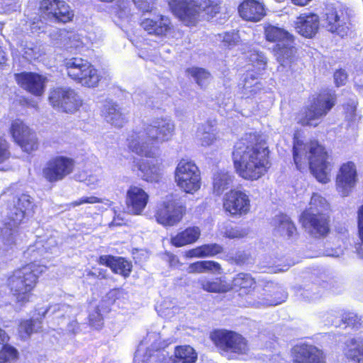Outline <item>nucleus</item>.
<instances>
[{
    "label": "nucleus",
    "instance_id": "c03bdc74",
    "mask_svg": "<svg viewBox=\"0 0 363 363\" xmlns=\"http://www.w3.org/2000/svg\"><path fill=\"white\" fill-rule=\"evenodd\" d=\"M74 308L70 307L68 305L62 304V305H54L50 306L43 313V316L45 314H48L50 315H55L56 318H60L65 316V314L70 317L72 315V311Z\"/></svg>",
    "mask_w": 363,
    "mask_h": 363
},
{
    "label": "nucleus",
    "instance_id": "4d7b16f0",
    "mask_svg": "<svg viewBox=\"0 0 363 363\" xmlns=\"http://www.w3.org/2000/svg\"><path fill=\"white\" fill-rule=\"evenodd\" d=\"M357 228H358V236L360 240V242L357 243L356 245L360 246L363 244V205H362L357 211ZM359 247H357V250H358Z\"/></svg>",
    "mask_w": 363,
    "mask_h": 363
},
{
    "label": "nucleus",
    "instance_id": "6e6d98bb",
    "mask_svg": "<svg viewBox=\"0 0 363 363\" xmlns=\"http://www.w3.org/2000/svg\"><path fill=\"white\" fill-rule=\"evenodd\" d=\"M323 290L315 284L311 285L308 289H305L301 294L304 298L309 300L317 298L322 293Z\"/></svg>",
    "mask_w": 363,
    "mask_h": 363
},
{
    "label": "nucleus",
    "instance_id": "c756f323",
    "mask_svg": "<svg viewBox=\"0 0 363 363\" xmlns=\"http://www.w3.org/2000/svg\"><path fill=\"white\" fill-rule=\"evenodd\" d=\"M201 235L199 227H189L171 238V242L176 247H182L195 242Z\"/></svg>",
    "mask_w": 363,
    "mask_h": 363
},
{
    "label": "nucleus",
    "instance_id": "0eeeda50",
    "mask_svg": "<svg viewBox=\"0 0 363 363\" xmlns=\"http://www.w3.org/2000/svg\"><path fill=\"white\" fill-rule=\"evenodd\" d=\"M211 339L220 350L223 356L228 359L247 354L249 347L247 340L241 335L225 330H216L211 334Z\"/></svg>",
    "mask_w": 363,
    "mask_h": 363
},
{
    "label": "nucleus",
    "instance_id": "f03ea898",
    "mask_svg": "<svg viewBox=\"0 0 363 363\" xmlns=\"http://www.w3.org/2000/svg\"><path fill=\"white\" fill-rule=\"evenodd\" d=\"M269 151L265 141L255 133L246 134L234 146L233 160L238 174L247 180H257L270 167Z\"/></svg>",
    "mask_w": 363,
    "mask_h": 363
},
{
    "label": "nucleus",
    "instance_id": "7c9ffc66",
    "mask_svg": "<svg viewBox=\"0 0 363 363\" xmlns=\"http://www.w3.org/2000/svg\"><path fill=\"white\" fill-rule=\"evenodd\" d=\"M262 85L257 79V73L254 74L248 71L243 79L241 87L242 97H253L262 89Z\"/></svg>",
    "mask_w": 363,
    "mask_h": 363
},
{
    "label": "nucleus",
    "instance_id": "de8ad7c7",
    "mask_svg": "<svg viewBox=\"0 0 363 363\" xmlns=\"http://www.w3.org/2000/svg\"><path fill=\"white\" fill-rule=\"evenodd\" d=\"M342 320L346 326L352 327L356 329L359 328L362 324L361 318L352 312L344 313Z\"/></svg>",
    "mask_w": 363,
    "mask_h": 363
},
{
    "label": "nucleus",
    "instance_id": "c9c22d12",
    "mask_svg": "<svg viewBox=\"0 0 363 363\" xmlns=\"http://www.w3.org/2000/svg\"><path fill=\"white\" fill-rule=\"evenodd\" d=\"M255 284V279L249 274L240 273L234 277L232 281L233 288L237 291H242L247 294L250 289Z\"/></svg>",
    "mask_w": 363,
    "mask_h": 363
},
{
    "label": "nucleus",
    "instance_id": "ea45409f",
    "mask_svg": "<svg viewBox=\"0 0 363 363\" xmlns=\"http://www.w3.org/2000/svg\"><path fill=\"white\" fill-rule=\"evenodd\" d=\"M220 269V264L213 261H201L191 264L188 267L189 273H203L208 271L216 272Z\"/></svg>",
    "mask_w": 363,
    "mask_h": 363
},
{
    "label": "nucleus",
    "instance_id": "423d86ee",
    "mask_svg": "<svg viewBox=\"0 0 363 363\" xmlns=\"http://www.w3.org/2000/svg\"><path fill=\"white\" fill-rule=\"evenodd\" d=\"M264 30L266 40L276 43L274 53L280 65L282 67L290 66L296 53L293 35L284 28L270 23H264Z\"/></svg>",
    "mask_w": 363,
    "mask_h": 363
},
{
    "label": "nucleus",
    "instance_id": "37998d69",
    "mask_svg": "<svg viewBox=\"0 0 363 363\" xmlns=\"http://www.w3.org/2000/svg\"><path fill=\"white\" fill-rule=\"evenodd\" d=\"M41 328V323L36 320L22 321L18 328V332L23 339L28 338L33 333L38 332Z\"/></svg>",
    "mask_w": 363,
    "mask_h": 363
},
{
    "label": "nucleus",
    "instance_id": "473e14b6",
    "mask_svg": "<svg viewBox=\"0 0 363 363\" xmlns=\"http://www.w3.org/2000/svg\"><path fill=\"white\" fill-rule=\"evenodd\" d=\"M233 181V177L228 172L220 170L214 174L213 176V191L217 195H220L227 189Z\"/></svg>",
    "mask_w": 363,
    "mask_h": 363
},
{
    "label": "nucleus",
    "instance_id": "bf43d9fd",
    "mask_svg": "<svg viewBox=\"0 0 363 363\" xmlns=\"http://www.w3.org/2000/svg\"><path fill=\"white\" fill-rule=\"evenodd\" d=\"M135 5L143 12L151 11L154 6V0H133Z\"/></svg>",
    "mask_w": 363,
    "mask_h": 363
},
{
    "label": "nucleus",
    "instance_id": "6e6552de",
    "mask_svg": "<svg viewBox=\"0 0 363 363\" xmlns=\"http://www.w3.org/2000/svg\"><path fill=\"white\" fill-rule=\"evenodd\" d=\"M335 104V96L330 92L320 93L313 98L299 119L303 125L317 126Z\"/></svg>",
    "mask_w": 363,
    "mask_h": 363
},
{
    "label": "nucleus",
    "instance_id": "4c0bfd02",
    "mask_svg": "<svg viewBox=\"0 0 363 363\" xmlns=\"http://www.w3.org/2000/svg\"><path fill=\"white\" fill-rule=\"evenodd\" d=\"M101 76L98 70L91 64L89 69L86 70L77 83L87 87H95L98 85Z\"/></svg>",
    "mask_w": 363,
    "mask_h": 363
},
{
    "label": "nucleus",
    "instance_id": "cd10ccee",
    "mask_svg": "<svg viewBox=\"0 0 363 363\" xmlns=\"http://www.w3.org/2000/svg\"><path fill=\"white\" fill-rule=\"evenodd\" d=\"M274 225L275 233L280 236L293 239L297 235L295 225L286 215L277 216L274 219Z\"/></svg>",
    "mask_w": 363,
    "mask_h": 363
},
{
    "label": "nucleus",
    "instance_id": "412c9836",
    "mask_svg": "<svg viewBox=\"0 0 363 363\" xmlns=\"http://www.w3.org/2000/svg\"><path fill=\"white\" fill-rule=\"evenodd\" d=\"M149 196L141 187L132 185L126 193L127 211L133 215H139L145 209Z\"/></svg>",
    "mask_w": 363,
    "mask_h": 363
},
{
    "label": "nucleus",
    "instance_id": "ddd939ff",
    "mask_svg": "<svg viewBox=\"0 0 363 363\" xmlns=\"http://www.w3.org/2000/svg\"><path fill=\"white\" fill-rule=\"evenodd\" d=\"M185 207L172 199L163 201L155 213L157 221L164 226H173L179 223L185 214Z\"/></svg>",
    "mask_w": 363,
    "mask_h": 363
},
{
    "label": "nucleus",
    "instance_id": "f704fd0d",
    "mask_svg": "<svg viewBox=\"0 0 363 363\" xmlns=\"http://www.w3.org/2000/svg\"><path fill=\"white\" fill-rule=\"evenodd\" d=\"M196 137L202 146H209L216 139L215 129L209 123L202 124L198 128Z\"/></svg>",
    "mask_w": 363,
    "mask_h": 363
},
{
    "label": "nucleus",
    "instance_id": "a19ab883",
    "mask_svg": "<svg viewBox=\"0 0 363 363\" xmlns=\"http://www.w3.org/2000/svg\"><path fill=\"white\" fill-rule=\"evenodd\" d=\"M60 36L61 37V40L63 41L64 46L66 48L78 49L83 45V42L79 35L77 33L62 30L60 31Z\"/></svg>",
    "mask_w": 363,
    "mask_h": 363
},
{
    "label": "nucleus",
    "instance_id": "6ab92c4d",
    "mask_svg": "<svg viewBox=\"0 0 363 363\" xmlns=\"http://www.w3.org/2000/svg\"><path fill=\"white\" fill-rule=\"evenodd\" d=\"M223 207L232 215L246 214L250 211L248 196L241 191H230L225 195Z\"/></svg>",
    "mask_w": 363,
    "mask_h": 363
},
{
    "label": "nucleus",
    "instance_id": "9b49d317",
    "mask_svg": "<svg viewBox=\"0 0 363 363\" xmlns=\"http://www.w3.org/2000/svg\"><path fill=\"white\" fill-rule=\"evenodd\" d=\"M49 101L54 108L66 113L75 112L82 104L79 96L69 88L53 89L50 94Z\"/></svg>",
    "mask_w": 363,
    "mask_h": 363
},
{
    "label": "nucleus",
    "instance_id": "a211bd4d",
    "mask_svg": "<svg viewBox=\"0 0 363 363\" xmlns=\"http://www.w3.org/2000/svg\"><path fill=\"white\" fill-rule=\"evenodd\" d=\"M291 356L294 363H326L323 351L312 345L295 346L292 349Z\"/></svg>",
    "mask_w": 363,
    "mask_h": 363
},
{
    "label": "nucleus",
    "instance_id": "864d4df0",
    "mask_svg": "<svg viewBox=\"0 0 363 363\" xmlns=\"http://www.w3.org/2000/svg\"><path fill=\"white\" fill-rule=\"evenodd\" d=\"M203 257L213 256L223 251V247L218 244H208L201 246Z\"/></svg>",
    "mask_w": 363,
    "mask_h": 363
},
{
    "label": "nucleus",
    "instance_id": "e2e57ef3",
    "mask_svg": "<svg viewBox=\"0 0 363 363\" xmlns=\"http://www.w3.org/2000/svg\"><path fill=\"white\" fill-rule=\"evenodd\" d=\"M43 247L50 253H55L58 251L57 242L53 238H50L43 245Z\"/></svg>",
    "mask_w": 363,
    "mask_h": 363
},
{
    "label": "nucleus",
    "instance_id": "b1692460",
    "mask_svg": "<svg viewBox=\"0 0 363 363\" xmlns=\"http://www.w3.org/2000/svg\"><path fill=\"white\" fill-rule=\"evenodd\" d=\"M324 26L331 33H335L340 36L347 34V27L345 26L342 13L340 15L337 11L333 8L326 9L323 16Z\"/></svg>",
    "mask_w": 363,
    "mask_h": 363
},
{
    "label": "nucleus",
    "instance_id": "393cba45",
    "mask_svg": "<svg viewBox=\"0 0 363 363\" xmlns=\"http://www.w3.org/2000/svg\"><path fill=\"white\" fill-rule=\"evenodd\" d=\"M319 28V18L316 14H301L295 22L297 32L306 38H312Z\"/></svg>",
    "mask_w": 363,
    "mask_h": 363
},
{
    "label": "nucleus",
    "instance_id": "8fccbe9b",
    "mask_svg": "<svg viewBox=\"0 0 363 363\" xmlns=\"http://www.w3.org/2000/svg\"><path fill=\"white\" fill-rule=\"evenodd\" d=\"M104 203L105 205L111 206L112 202L108 199H105L104 201L96 196L83 197L77 201H75L71 203L72 206H77L84 203Z\"/></svg>",
    "mask_w": 363,
    "mask_h": 363
},
{
    "label": "nucleus",
    "instance_id": "49530a36",
    "mask_svg": "<svg viewBox=\"0 0 363 363\" xmlns=\"http://www.w3.org/2000/svg\"><path fill=\"white\" fill-rule=\"evenodd\" d=\"M250 229L246 227H230L227 228L224 232V235L230 239L242 238L248 235Z\"/></svg>",
    "mask_w": 363,
    "mask_h": 363
},
{
    "label": "nucleus",
    "instance_id": "338daca9",
    "mask_svg": "<svg viewBox=\"0 0 363 363\" xmlns=\"http://www.w3.org/2000/svg\"><path fill=\"white\" fill-rule=\"evenodd\" d=\"M9 340V336L7 335V334L5 333L4 330L0 329V344L1 345H4V346L2 347V348H4V347L5 346H8L7 345H4ZM3 349H1L2 350Z\"/></svg>",
    "mask_w": 363,
    "mask_h": 363
},
{
    "label": "nucleus",
    "instance_id": "0e129e2a",
    "mask_svg": "<svg viewBox=\"0 0 363 363\" xmlns=\"http://www.w3.org/2000/svg\"><path fill=\"white\" fill-rule=\"evenodd\" d=\"M100 183L99 178L96 175H89L85 179V184L87 186H89L91 189H96Z\"/></svg>",
    "mask_w": 363,
    "mask_h": 363
},
{
    "label": "nucleus",
    "instance_id": "13d9d810",
    "mask_svg": "<svg viewBox=\"0 0 363 363\" xmlns=\"http://www.w3.org/2000/svg\"><path fill=\"white\" fill-rule=\"evenodd\" d=\"M21 0H0V4L5 12L16 11L20 7Z\"/></svg>",
    "mask_w": 363,
    "mask_h": 363
},
{
    "label": "nucleus",
    "instance_id": "774afa93",
    "mask_svg": "<svg viewBox=\"0 0 363 363\" xmlns=\"http://www.w3.org/2000/svg\"><path fill=\"white\" fill-rule=\"evenodd\" d=\"M77 328L78 325L76 320L71 321L70 323L68 325V330L73 333H76Z\"/></svg>",
    "mask_w": 363,
    "mask_h": 363
},
{
    "label": "nucleus",
    "instance_id": "052dcab7",
    "mask_svg": "<svg viewBox=\"0 0 363 363\" xmlns=\"http://www.w3.org/2000/svg\"><path fill=\"white\" fill-rule=\"evenodd\" d=\"M10 157L7 142L0 137V163L4 162Z\"/></svg>",
    "mask_w": 363,
    "mask_h": 363
},
{
    "label": "nucleus",
    "instance_id": "680f3d73",
    "mask_svg": "<svg viewBox=\"0 0 363 363\" xmlns=\"http://www.w3.org/2000/svg\"><path fill=\"white\" fill-rule=\"evenodd\" d=\"M347 74L343 69H339L334 74V79L337 86L344 85L347 81Z\"/></svg>",
    "mask_w": 363,
    "mask_h": 363
},
{
    "label": "nucleus",
    "instance_id": "a878e982",
    "mask_svg": "<svg viewBox=\"0 0 363 363\" xmlns=\"http://www.w3.org/2000/svg\"><path fill=\"white\" fill-rule=\"evenodd\" d=\"M99 264L106 265L111 269L115 274H118L124 278L130 276L132 271V263L121 257L111 255H101L99 260Z\"/></svg>",
    "mask_w": 363,
    "mask_h": 363
},
{
    "label": "nucleus",
    "instance_id": "69168bd1",
    "mask_svg": "<svg viewBox=\"0 0 363 363\" xmlns=\"http://www.w3.org/2000/svg\"><path fill=\"white\" fill-rule=\"evenodd\" d=\"M187 256L189 257H203V252L201 251V247H199L187 252Z\"/></svg>",
    "mask_w": 363,
    "mask_h": 363
},
{
    "label": "nucleus",
    "instance_id": "79ce46f5",
    "mask_svg": "<svg viewBox=\"0 0 363 363\" xmlns=\"http://www.w3.org/2000/svg\"><path fill=\"white\" fill-rule=\"evenodd\" d=\"M189 75L192 77L199 86H206L211 79V74L203 68L191 67L186 69Z\"/></svg>",
    "mask_w": 363,
    "mask_h": 363
},
{
    "label": "nucleus",
    "instance_id": "dca6fc26",
    "mask_svg": "<svg viewBox=\"0 0 363 363\" xmlns=\"http://www.w3.org/2000/svg\"><path fill=\"white\" fill-rule=\"evenodd\" d=\"M357 182L356 165L353 162L342 164L336 177V189L343 197L347 196L354 189Z\"/></svg>",
    "mask_w": 363,
    "mask_h": 363
},
{
    "label": "nucleus",
    "instance_id": "e433bc0d",
    "mask_svg": "<svg viewBox=\"0 0 363 363\" xmlns=\"http://www.w3.org/2000/svg\"><path fill=\"white\" fill-rule=\"evenodd\" d=\"M328 209V203L325 199L318 194H313L309 203V207L305 211H309L313 215L325 213Z\"/></svg>",
    "mask_w": 363,
    "mask_h": 363
},
{
    "label": "nucleus",
    "instance_id": "c85d7f7f",
    "mask_svg": "<svg viewBox=\"0 0 363 363\" xmlns=\"http://www.w3.org/2000/svg\"><path fill=\"white\" fill-rule=\"evenodd\" d=\"M90 65L91 63L86 60L80 57H73L66 62L65 66L68 76L77 82L86 70L89 69Z\"/></svg>",
    "mask_w": 363,
    "mask_h": 363
},
{
    "label": "nucleus",
    "instance_id": "5fc2aeb1",
    "mask_svg": "<svg viewBox=\"0 0 363 363\" xmlns=\"http://www.w3.org/2000/svg\"><path fill=\"white\" fill-rule=\"evenodd\" d=\"M356 105V101L354 99H350V101L344 106L346 118L350 121H357Z\"/></svg>",
    "mask_w": 363,
    "mask_h": 363
},
{
    "label": "nucleus",
    "instance_id": "a18cd8bd",
    "mask_svg": "<svg viewBox=\"0 0 363 363\" xmlns=\"http://www.w3.org/2000/svg\"><path fill=\"white\" fill-rule=\"evenodd\" d=\"M249 61L257 72L264 70L267 65V58L262 52L252 51L249 55ZM257 72H256L257 74Z\"/></svg>",
    "mask_w": 363,
    "mask_h": 363
},
{
    "label": "nucleus",
    "instance_id": "5701e85b",
    "mask_svg": "<svg viewBox=\"0 0 363 363\" xmlns=\"http://www.w3.org/2000/svg\"><path fill=\"white\" fill-rule=\"evenodd\" d=\"M240 16L250 21H259L265 16V9L264 5L256 0H245L238 9Z\"/></svg>",
    "mask_w": 363,
    "mask_h": 363
},
{
    "label": "nucleus",
    "instance_id": "09e8293b",
    "mask_svg": "<svg viewBox=\"0 0 363 363\" xmlns=\"http://www.w3.org/2000/svg\"><path fill=\"white\" fill-rule=\"evenodd\" d=\"M223 43L225 46L231 48L235 46L240 41V36L237 31L233 30L219 35Z\"/></svg>",
    "mask_w": 363,
    "mask_h": 363
},
{
    "label": "nucleus",
    "instance_id": "9d476101",
    "mask_svg": "<svg viewBox=\"0 0 363 363\" xmlns=\"http://www.w3.org/2000/svg\"><path fill=\"white\" fill-rule=\"evenodd\" d=\"M39 11L42 18L52 22L67 23L74 17V11L63 0H42Z\"/></svg>",
    "mask_w": 363,
    "mask_h": 363
},
{
    "label": "nucleus",
    "instance_id": "bb28decb",
    "mask_svg": "<svg viewBox=\"0 0 363 363\" xmlns=\"http://www.w3.org/2000/svg\"><path fill=\"white\" fill-rule=\"evenodd\" d=\"M101 114L107 123L115 127L121 128L126 123L125 116L118 106L111 101L105 102Z\"/></svg>",
    "mask_w": 363,
    "mask_h": 363
},
{
    "label": "nucleus",
    "instance_id": "f8f14e48",
    "mask_svg": "<svg viewBox=\"0 0 363 363\" xmlns=\"http://www.w3.org/2000/svg\"><path fill=\"white\" fill-rule=\"evenodd\" d=\"M262 291L263 293H261L260 296L254 294V300H248L252 306L257 308L277 306L284 302L286 298V294L278 284L272 281H267ZM248 299L252 298L248 297Z\"/></svg>",
    "mask_w": 363,
    "mask_h": 363
},
{
    "label": "nucleus",
    "instance_id": "20e7f679",
    "mask_svg": "<svg viewBox=\"0 0 363 363\" xmlns=\"http://www.w3.org/2000/svg\"><path fill=\"white\" fill-rule=\"evenodd\" d=\"M169 4L173 13L187 26L213 18L220 11L216 0H171Z\"/></svg>",
    "mask_w": 363,
    "mask_h": 363
},
{
    "label": "nucleus",
    "instance_id": "7ed1b4c3",
    "mask_svg": "<svg viewBox=\"0 0 363 363\" xmlns=\"http://www.w3.org/2000/svg\"><path fill=\"white\" fill-rule=\"evenodd\" d=\"M293 156L298 169L309 166L314 177L321 183L330 181L333 168L332 158L325 148L316 141L304 143L297 140L294 144Z\"/></svg>",
    "mask_w": 363,
    "mask_h": 363
},
{
    "label": "nucleus",
    "instance_id": "f257e3e1",
    "mask_svg": "<svg viewBox=\"0 0 363 363\" xmlns=\"http://www.w3.org/2000/svg\"><path fill=\"white\" fill-rule=\"evenodd\" d=\"M175 125L167 117L153 118L144 125L142 130L133 131L127 139L128 147L138 155L153 158L142 160L138 164L140 176L147 182H157L162 175V166L155 159L158 152V145L169 140L174 135Z\"/></svg>",
    "mask_w": 363,
    "mask_h": 363
},
{
    "label": "nucleus",
    "instance_id": "603ef678",
    "mask_svg": "<svg viewBox=\"0 0 363 363\" xmlns=\"http://www.w3.org/2000/svg\"><path fill=\"white\" fill-rule=\"evenodd\" d=\"M89 323L96 329H100L103 325V316L98 307L89 314Z\"/></svg>",
    "mask_w": 363,
    "mask_h": 363
},
{
    "label": "nucleus",
    "instance_id": "3c124183",
    "mask_svg": "<svg viewBox=\"0 0 363 363\" xmlns=\"http://www.w3.org/2000/svg\"><path fill=\"white\" fill-rule=\"evenodd\" d=\"M151 351L140 346L137 350L134 357V361L136 363H147L151 357Z\"/></svg>",
    "mask_w": 363,
    "mask_h": 363
},
{
    "label": "nucleus",
    "instance_id": "aec40b11",
    "mask_svg": "<svg viewBox=\"0 0 363 363\" xmlns=\"http://www.w3.org/2000/svg\"><path fill=\"white\" fill-rule=\"evenodd\" d=\"M18 85L35 96H41L45 90L46 78L35 72H22L15 74Z\"/></svg>",
    "mask_w": 363,
    "mask_h": 363
},
{
    "label": "nucleus",
    "instance_id": "1a4fd4ad",
    "mask_svg": "<svg viewBox=\"0 0 363 363\" xmlns=\"http://www.w3.org/2000/svg\"><path fill=\"white\" fill-rule=\"evenodd\" d=\"M177 185L185 192L194 194L201 187V175L197 166L187 160H182L175 170Z\"/></svg>",
    "mask_w": 363,
    "mask_h": 363
},
{
    "label": "nucleus",
    "instance_id": "f3484780",
    "mask_svg": "<svg viewBox=\"0 0 363 363\" xmlns=\"http://www.w3.org/2000/svg\"><path fill=\"white\" fill-rule=\"evenodd\" d=\"M301 220L306 230L313 237L325 236L329 232L328 217L325 213L313 215L309 211H304Z\"/></svg>",
    "mask_w": 363,
    "mask_h": 363
},
{
    "label": "nucleus",
    "instance_id": "58836bf2",
    "mask_svg": "<svg viewBox=\"0 0 363 363\" xmlns=\"http://www.w3.org/2000/svg\"><path fill=\"white\" fill-rule=\"evenodd\" d=\"M198 283L202 289L208 292L220 293L225 291V286L219 278L201 277L198 280Z\"/></svg>",
    "mask_w": 363,
    "mask_h": 363
},
{
    "label": "nucleus",
    "instance_id": "4468645a",
    "mask_svg": "<svg viewBox=\"0 0 363 363\" xmlns=\"http://www.w3.org/2000/svg\"><path fill=\"white\" fill-rule=\"evenodd\" d=\"M74 168V161L68 157L57 156L50 160L43 169V177L50 182L64 179Z\"/></svg>",
    "mask_w": 363,
    "mask_h": 363
},
{
    "label": "nucleus",
    "instance_id": "2f4dec72",
    "mask_svg": "<svg viewBox=\"0 0 363 363\" xmlns=\"http://www.w3.org/2000/svg\"><path fill=\"white\" fill-rule=\"evenodd\" d=\"M197 359V353L189 345L177 346L174 349V357L170 363H195Z\"/></svg>",
    "mask_w": 363,
    "mask_h": 363
},
{
    "label": "nucleus",
    "instance_id": "4be33fe9",
    "mask_svg": "<svg viewBox=\"0 0 363 363\" xmlns=\"http://www.w3.org/2000/svg\"><path fill=\"white\" fill-rule=\"evenodd\" d=\"M140 25L148 34L160 37L165 36L172 28L170 19L164 15L145 18L142 21Z\"/></svg>",
    "mask_w": 363,
    "mask_h": 363
},
{
    "label": "nucleus",
    "instance_id": "39448f33",
    "mask_svg": "<svg viewBox=\"0 0 363 363\" xmlns=\"http://www.w3.org/2000/svg\"><path fill=\"white\" fill-rule=\"evenodd\" d=\"M45 269V266L31 262L13 272L8 279V286L17 302L24 303L29 301L39 275Z\"/></svg>",
    "mask_w": 363,
    "mask_h": 363
},
{
    "label": "nucleus",
    "instance_id": "2eb2a0df",
    "mask_svg": "<svg viewBox=\"0 0 363 363\" xmlns=\"http://www.w3.org/2000/svg\"><path fill=\"white\" fill-rule=\"evenodd\" d=\"M10 130L15 142L24 152L29 153L38 149V144L35 133L32 132L22 121H13Z\"/></svg>",
    "mask_w": 363,
    "mask_h": 363
},
{
    "label": "nucleus",
    "instance_id": "72a5a7b5",
    "mask_svg": "<svg viewBox=\"0 0 363 363\" xmlns=\"http://www.w3.org/2000/svg\"><path fill=\"white\" fill-rule=\"evenodd\" d=\"M346 355L349 359L361 363L363 361V339L353 338L347 344Z\"/></svg>",
    "mask_w": 363,
    "mask_h": 363
}]
</instances>
